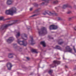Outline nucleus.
I'll return each mask as SVG.
<instances>
[{
    "mask_svg": "<svg viewBox=\"0 0 76 76\" xmlns=\"http://www.w3.org/2000/svg\"><path fill=\"white\" fill-rule=\"evenodd\" d=\"M38 33L40 36L44 35L47 34V28L45 27H43L42 29L38 31Z\"/></svg>",
    "mask_w": 76,
    "mask_h": 76,
    "instance_id": "nucleus-1",
    "label": "nucleus"
},
{
    "mask_svg": "<svg viewBox=\"0 0 76 76\" xmlns=\"http://www.w3.org/2000/svg\"><path fill=\"white\" fill-rule=\"evenodd\" d=\"M46 14H48L50 16L52 15H55L56 16H57V14L55 13V12L54 11H45V12L43 13V15H45Z\"/></svg>",
    "mask_w": 76,
    "mask_h": 76,
    "instance_id": "nucleus-2",
    "label": "nucleus"
},
{
    "mask_svg": "<svg viewBox=\"0 0 76 76\" xmlns=\"http://www.w3.org/2000/svg\"><path fill=\"white\" fill-rule=\"evenodd\" d=\"M17 41L19 45H23L24 46H26L27 45V42L25 40L21 41L20 40V39H18Z\"/></svg>",
    "mask_w": 76,
    "mask_h": 76,
    "instance_id": "nucleus-3",
    "label": "nucleus"
},
{
    "mask_svg": "<svg viewBox=\"0 0 76 76\" xmlns=\"http://www.w3.org/2000/svg\"><path fill=\"white\" fill-rule=\"evenodd\" d=\"M65 49L66 50H64V52L66 53V52H69V53H72V49L70 48V46H67L65 48Z\"/></svg>",
    "mask_w": 76,
    "mask_h": 76,
    "instance_id": "nucleus-4",
    "label": "nucleus"
},
{
    "mask_svg": "<svg viewBox=\"0 0 76 76\" xmlns=\"http://www.w3.org/2000/svg\"><path fill=\"white\" fill-rule=\"evenodd\" d=\"M60 63L61 62L60 61H53V64L52 65H50L51 67H54V66H53L56 67V66H57L56 64L57 65H58V64H60Z\"/></svg>",
    "mask_w": 76,
    "mask_h": 76,
    "instance_id": "nucleus-5",
    "label": "nucleus"
},
{
    "mask_svg": "<svg viewBox=\"0 0 76 76\" xmlns=\"http://www.w3.org/2000/svg\"><path fill=\"white\" fill-rule=\"evenodd\" d=\"M16 11H17V10L16 8L15 7L12 8L11 10V13H12V15H13V13H16Z\"/></svg>",
    "mask_w": 76,
    "mask_h": 76,
    "instance_id": "nucleus-6",
    "label": "nucleus"
},
{
    "mask_svg": "<svg viewBox=\"0 0 76 76\" xmlns=\"http://www.w3.org/2000/svg\"><path fill=\"white\" fill-rule=\"evenodd\" d=\"M13 25V24H7L4 27L3 26H2L1 28H0V29L1 30H3L4 29H6V28H7L9 26H11V25Z\"/></svg>",
    "mask_w": 76,
    "mask_h": 76,
    "instance_id": "nucleus-7",
    "label": "nucleus"
},
{
    "mask_svg": "<svg viewBox=\"0 0 76 76\" xmlns=\"http://www.w3.org/2000/svg\"><path fill=\"white\" fill-rule=\"evenodd\" d=\"M21 38L24 40H26L28 39L27 36H26L25 34H22Z\"/></svg>",
    "mask_w": 76,
    "mask_h": 76,
    "instance_id": "nucleus-8",
    "label": "nucleus"
},
{
    "mask_svg": "<svg viewBox=\"0 0 76 76\" xmlns=\"http://www.w3.org/2000/svg\"><path fill=\"white\" fill-rule=\"evenodd\" d=\"M42 1H45V2H43L42 3V5H44L45 4V5H47L48 3L50 2V1H51V0H42Z\"/></svg>",
    "mask_w": 76,
    "mask_h": 76,
    "instance_id": "nucleus-9",
    "label": "nucleus"
},
{
    "mask_svg": "<svg viewBox=\"0 0 76 76\" xmlns=\"http://www.w3.org/2000/svg\"><path fill=\"white\" fill-rule=\"evenodd\" d=\"M13 40H14V38L13 37H10L7 40V42L9 43H11Z\"/></svg>",
    "mask_w": 76,
    "mask_h": 76,
    "instance_id": "nucleus-10",
    "label": "nucleus"
},
{
    "mask_svg": "<svg viewBox=\"0 0 76 76\" xmlns=\"http://www.w3.org/2000/svg\"><path fill=\"white\" fill-rule=\"evenodd\" d=\"M5 13L6 15H12V13L11 12V10H6L5 12Z\"/></svg>",
    "mask_w": 76,
    "mask_h": 76,
    "instance_id": "nucleus-11",
    "label": "nucleus"
},
{
    "mask_svg": "<svg viewBox=\"0 0 76 76\" xmlns=\"http://www.w3.org/2000/svg\"><path fill=\"white\" fill-rule=\"evenodd\" d=\"M30 38H31V40L29 41V42H30L31 43V45H34V43H32L33 42H34V40L33 39V37L32 36H30Z\"/></svg>",
    "mask_w": 76,
    "mask_h": 76,
    "instance_id": "nucleus-12",
    "label": "nucleus"
},
{
    "mask_svg": "<svg viewBox=\"0 0 76 76\" xmlns=\"http://www.w3.org/2000/svg\"><path fill=\"white\" fill-rule=\"evenodd\" d=\"M12 0H8L7 2V4L8 5H10L12 4Z\"/></svg>",
    "mask_w": 76,
    "mask_h": 76,
    "instance_id": "nucleus-13",
    "label": "nucleus"
},
{
    "mask_svg": "<svg viewBox=\"0 0 76 76\" xmlns=\"http://www.w3.org/2000/svg\"><path fill=\"white\" fill-rule=\"evenodd\" d=\"M6 66L7 67H12V65L11 63L9 62L7 64Z\"/></svg>",
    "mask_w": 76,
    "mask_h": 76,
    "instance_id": "nucleus-14",
    "label": "nucleus"
},
{
    "mask_svg": "<svg viewBox=\"0 0 76 76\" xmlns=\"http://www.w3.org/2000/svg\"><path fill=\"white\" fill-rule=\"evenodd\" d=\"M68 7H69V5H68V4H66L63 5L62 7V8L64 9Z\"/></svg>",
    "mask_w": 76,
    "mask_h": 76,
    "instance_id": "nucleus-15",
    "label": "nucleus"
},
{
    "mask_svg": "<svg viewBox=\"0 0 76 76\" xmlns=\"http://www.w3.org/2000/svg\"><path fill=\"white\" fill-rule=\"evenodd\" d=\"M40 44H42V45L44 47H45V43L44 41L41 42H40Z\"/></svg>",
    "mask_w": 76,
    "mask_h": 76,
    "instance_id": "nucleus-16",
    "label": "nucleus"
},
{
    "mask_svg": "<svg viewBox=\"0 0 76 76\" xmlns=\"http://www.w3.org/2000/svg\"><path fill=\"white\" fill-rule=\"evenodd\" d=\"M12 55H13V54L12 53H10L8 55V57L10 58H13V56H11Z\"/></svg>",
    "mask_w": 76,
    "mask_h": 76,
    "instance_id": "nucleus-17",
    "label": "nucleus"
},
{
    "mask_svg": "<svg viewBox=\"0 0 76 76\" xmlns=\"http://www.w3.org/2000/svg\"><path fill=\"white\" fill-rule=\"evenodd\" d=\"M53 70H50L49 71L48 73L50 75H51V74H52V73H53Z\"/></svg>",
    "mask_w": 76,
    "mask_h": 76,
    "instance_id": "nucleus-18",
    "label": "nucleus"
},
{
    "mask_svg": "<svg viewBox=\"0 0 76 76\" xmlns=\"http://www.w3.org/2000/svg\"><path fill=\"white\" fill-rule=\"evenodd\" d=\"M55 48H56L58 50H61V47H60V46L58 45L56 46Z\"/></svg>",
    "mask_w": 76,
    "mask_h": 76,
    "instance_id": "nucleus-19",
    "label": "nucleus"
},
{
    "mask_svg": "<svg viewBox=\"0 0 76 76\" xmlns=\"http://www.w3.org/2000/svg\"><path fill=\"white\" fill-rule=\"evenodd\" d=\"M58 3V1H57V0L55 1H53V4H57Z\"/></svg>",
    "mask_w": 76,
    "mask_h": 76,
    "instance_id": "nucleus-20",
    "label": "nucleus"
},
{
    "mask_svg": "<svg viewBox=\"0 0 76 76\" xmlns=\"http://www.w3.org/2000/svg\"><path fill=\"white\" fill-rule=\"evenodd\" d=\"M53 29L54 30L57 29L58 28V27H57V26H54V25H53Z\"/></svg>",
    "mask_w": 76,
    "mask_h": 76,
    "instance_id": "nucleus-21",
    "label": "nucleus"
},
{
    "mask_svg": "<svg viewBox=\"0 0 76 76\" xmlns=\"http://www.w3.org/2000/svg\"><path fill=\"white\" fill-rule=\"evenodd\" d=\"M19 36H20V32H19L17 33L16 35V38H18V37H19Z\"/></svg>",
    "mask_w": 76,
    "mask_h": 76,
    "instance_id": "nucleus-22",
    "label": "nucleus"
},
{
    "mask_svg": "<svg viewBox=\"0 0 76 76\" xmlns=\"http://www.w3.org/2000/svg\"><path fill=\"white\" fill-rule=\"evenodd\" d=\"M31 51L32 52H34V53H36V54H37L38 53V52L37 51L35 50L32 49L31 50Z\"/></svg>",
    "mask_w": 76,
    "mask_h": 76,
    "instance_id": "nucleus-23",
    "label": "nucleus"
},
{
    "mask_svg": "<svg viewBox=\"0 0 76 76\" xmlns=\"http://www.w3.org/2000/svg\"><path fill=\"white\" fill-rule=\"evenodd\" d=\"M49 29H50V30L53 29V25H51L50 26Z\"/></svg>",
    "mask_w": 76,
    "mask_h": 76,
    "instance_id": "nucleus-24",
    "label": "nucleus"
},
{
    "mask_svg": "<svg viewBox=\"0 0 76 76\" xmlns=\"http://www.w3.org/2000/svg\"><path fill=\"white\" fill-rule=\"evenodd\" d=\"M63 43V42H58V44H59L60 45H61V44H62Z\"/></svg>",
    "mask_w": 76,
    "mask_h": 76,
    "instance_id": "nucleus-25",
    "label": "nucleus"
},
{
    "mask_svg": "<svg viewBox=\"0 0 76 76\" xmlns=\"http://www.w3.org/2000/svg\"><path fill=\"white\" fill-rule=\"evenodd\" d=\"M4 18L3 17H0V20H3Z\"/></svg>",
    "mask_w": 76,
    "mask_h": 76,
    "instance_id": "nucleus-26",
    "label": "nucleus"
},
{
    "mask_svg": "<svg viewBox=\"0 0 76 76\" xmlns=\"http://www.w3.org/2000/svg\"><path fill=\"white\" fill-rule=\"evenodd\" d=\"M73 48L74 49V50L75 51V53L76 52V49H75V46H73Z\"/></svg>",
    "mask_w": 76,
    "mask_h": 76,
    "instance_id": "nucleus-27",
    "label": "nucleus"
},
{
    "mask_svg": "<svg viewBox=\"0 0 76 76\" xmlns=\"http://www.w3.org/2000/svg\"><path fill=\"white\" fill-rule=\"evenodd\" d=\"M22 48H20L19 50V51H22Z\"/></svg>",
    "mask_w": 76,
    "mask_h": 76,
    "instance_id": "nucleus-28",
    "label": "nucleus"
},
{
    "mask_svg": "<svg viewBox=\"0 0 76 76\" xmlns=\"http://www.w3.org/2000/svg\"><path fill=\"white\" fill-rule=\"evenodd\" d=\"M11 67H8V70H11Z\"/></svg>",
    "mask_w": 76,
    "mask_h": 76,
    "instance_id": "nucleus-29",
    "label": "nucleus"
},
{
    "mask_svg": "<svg viewBox=\"0 0 76 76\" xmlns=\"http://www.w3.org/2000/svg\"><path fill=\"white\" fill-rule=\"evenodd\" d=\"M37 15L36 14L34 15H32L31 16V17H34V16H36Z\"/></svg>",
    "mask_w": 76,
    "mask_h": 76,
    "instance_id": "nucleus-30",
    "label": "nucleus"
},
{
    "mask_svg": "<svg viewBox=\"0 0 76 76\" xmlns=\"http://www.w3.org/2000/svg\"><path fill=\"white\" fill-rule=\"evenodd\" d=\"M58 20H61V18H58Z\"/></svg>",
    "mask_w": 76,
    "mask_h": 76,
    "instance_id": "nucleus-31",
    "label": "nucleus"
},
{
    "mask_svg": "<svg viewBox=\"0 0 76 76\" xmlns=\"http://www.w3.org/2000/svg\"><path fill=\"white\" fill-rule=\"evenodd\" d=\"M71 13V12H70V11H68L67 12V14H69V13Z\"/></svg>",
    "mask_w": 76,
    "mask_h": 76,
    "instance_id": "nucleus-32",
    "label": "nucleus"
},
{
    "mask_svg": "<svg viewBox=\"0 0 76 76\" xmlns=\"http://www.w3.org/2000/svg\"><path fill=\"white\" fill-rule=\"evenodd\" d=\"M18 22V20H15L14 21V23H16V22Z\"/></svg>",
    "mask_w": 76,
    "mask_h": 76,
    "instance_id": "nucleus-33",
    "label": "nucleus"
},
{
    "mask_svg": "<svg viewBox=\"0 0 76 76\" xmlns=\"http://www.w3.org/2000/svg\"><path fill=\"white\" fill-rule=\"evenodd\" d=\"M26 59H27V60H29V58H28V57H26Z\"/></svg>",
    "mask_w": 76,
    "mask_h": 76,
    "instance_id": "nucleus-34",
    "label": "nucleus"
},
{
    "mask_svg": "<svg viewBox=\"0 0 76 76\" xmlns=\"http://www.w3.org/2000/svg\"><path fill=\"white\" fill-rule=\"evenodd\" d=\"M72 19V18H69V20H71V19Z\"/></svg>",
    "mask_w": 76,
    "mask_h": 76,
    "instance_id": "nucleus-35",
    "label": "nucleus"
},
{
    "mask_svg": "<svg viewBox=\"0 0 76 76\" xmlns=\"http://www.w3.org/2000/svg\"><path fill=\"white\" fill-rule=\"evenodd\" d=\"M32 10V8H31L30 9V11H31V10Z\"/></svg>",
    "mask_w": 76,
    "mask_h": 76,
    "instance_id": "nucleus-36",
    "label": "nucleus"
},
{
    "mask_svg": "<svg viewBox=\"0 0 76 76\" xmlns=\"http://www.w3.org/2000/svg\"><path fill=\"white\" fill-rule=\"evenodd\" d=\"M16 45V44H13V45L14 46H15V45Z\"/></svg>",
    "mask_w": 76,
    "mask_h": 76,
    "instance_id": "nucleus-37",
    "label": "nucleus"
},
{
    "mask_svg": "<svg viewBox=\"0 0 76 76\" xmlns=\"http://www.w3.org/2000/svg\"><path fill=\"white\" fill-rule=\"evenodd\" d=\"M55 9H57V7H56L55 8Z\"/></svg>",
    "mask_w": 76,
    "mask_h": 76,
    "instance_id": "nucleus-38",
    "label": "nucleus"
},
{
    "mask_svg": "<svg viewBox=\"0 0 76 76\" xmlns=\"http://www.w3.org/2000/svg\"><path fill=\"white\" fill-rule=\"evenodd\" d=\"M63 59H64V57L63 56Z\"/></svg>",
    "mask_w": 76,
    "mask_h": 76,
    "instance_id": "nucleus-39",
    "label": "nucleus"
},
{
    "mask_svg": "<svg viewBox=\"0 0 76 76\" xmlns=\"http://www.w3.org/2000/svg\"><path fill=\"white\" fill-rule=\"evenodd\" d=\"M65 67H66V68H67V66H65Z\"/></svg>",
    "mask_w": 76,
    "mask_h": 76,
    "instance_id": "nucleus-40",
    "label": "nucleus"
},
{
    "mask_svg": "<svg viewBox=\"0 0 76 76\" xmlns=\"http://www.w3.org/2000/svg\"><path fill=\"white\" fill-rule=\"evenodd\" d=\"M38 10H39V9L37 10V11H39Z\"/></svg>",
    "mask_w": 76,
    "mask_h": 76,
    "instance_id": "nucleus-41",
    "label": "nucleus"
},
{
    "mask_svg": "<svg viewBox=\"0 0 76 76\" xmlns=\"http://www.w3.org/2000/svg\"><path fill=\"white\" fill-rule=\"evenodd\" d=\"M28 29H29V28H28Z\"/></svg>",
    "mask_w": 76,
    "mask_h": 76,
    "instance_id": "nucleus-42",
    "label": "nucleus"
},
{
    "mask_svg": "<svg viewBox=\"0 0 76 76\" xmlns=\"http://www.w3.org/2000/svg\"><path fill=\"white\" fill-rule=\"evenodd\" d=\"M52 39H53V38H52Z\"/></svg>",
    "mask_w": 76,
    "mask_h": 76,
    "instance_id": "nucleus-43",
    "label": "nucleus"
}]
</instances>
